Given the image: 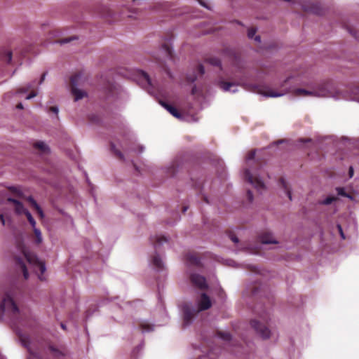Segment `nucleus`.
Segmentation results:
<instances>
[{"instance_id":"obj_60","label":"nucleus","mask_w":359,"mask_h":359,"mask_svg":"<svg viewBox=\"0 0 359 359\" xmlns=\"http://www.w3.org/2000/svg\"><path fill=\"white\" fill-rule=\"evenodd\" d=\"M22 341H24V342L26 344L27 342L25 341V339H22Z\"/></svg>"},{"instance_id":"obj_42","label":"nucleus","mask_w":359,"mask_h":359,"mask_svg":"<svg viewBox=\"0 0 359 359\" xmlns=\"http://www.w3.org/2000/svg\"><path fill=\"white\" fill-rule=\"evenodd\" d=\"M337 229H338L339 233H340L341 238L345 239L346 238H345L344 233L343 232L342 227L340 224H337Z\"/></svg>"},{"instance_id":"obj_30","label":"nucleus","mask_w":359,"mask_h":359,"mask_svg":"<svg viewBox=\"0 0 359 359\" xmlns=\"http://www.w3.org/2000/svg\"><path fill=\"white\" fill-rule=\"evenodd\" d=\"M140 327L142 331H147L150 332L153 330V326L152 325L146 323V322H142L140 324Z\"/></svg>"},{"instance_id":"obj_2","label":"nucleus","mask_w":359,"mask_h":359,"mask_svg":"<svg viewBox=\"0 0 359 359\" xmlns=\"http://www.w3.org/2000/svg\"><path fill=\"white\" fill-rule=\"evenodd\" d=\"M15 242L17 248L22 252L24 258L27 260V262L29 264L33 265L34 267L37 268L40 271L41 275L39 276V278L42 280V275L46 271L44 263L40 261L35 254L31 252L27 249L23 243L22 237H16Z\"/></svg>"},{"instance_id":"obj_4","label":"nucleus","mask_w":359,"mask_h":359,"mask_svg":"<svg viewBox=\"0 0 359 359\" xmlns=\"http://www.w3.org/2000/svg\"><path fill=\"white\" fill-rule=\"evenodd\" d=\"M294 95L297 97H327L330 93L325 85L318 87L312 90H308L302 88H297L294 90Z\"/></svg>"},{"instance_id":"obj_40","label":"nucleus","mask_w":359,"mask_h":359,"mask_svg":"<svg viewBox=\"0 0 359 359\" xmlns=\"http://www.w3.org/2000/svg\"><path fill=\"white\" fill-rule=\"evenodd\" d=\"M197 71L201 76L203 75L205 73L204 67L202 65H198L197 67Z\"/></svg>"},{"instance_id":"obj_11","label":"nucleus","mask_w":359,"mask_h":359,"mask_svg":"<svg viewBox=\"0 0 359 359\" xmlns=\"http://www.w3.org/2000/svg\"><path fill=\"white\" fill-rule=\"evenodd\" d=\"M104 91L107 96H114L117 93L118 88L115 83L108 81L104 86Z\"/></svg>"},{"instance_id":"obj_10","label":"nucleus","mask_w":359,"mask_h":359,"mask_svg":"<svg viewBox=\"0 0 359 359\" xmlns=\"http://www.w3.org/2000/svg\"><path fill=\"white\" fill-rule=\"evenodd\" d=\"M160 104L165 109H166L173 116L180 118L181 117V114L180 111L173 106L169 104L165 101H160Z\"/></svg>"},{"instance_id":"obj_38","label":"nucleus","mask_w":359,"mask_h":359,"mask_svg":"<svg viewBox=\"0 0 359 359\" xmlns=\"http://www.w3.org/2000/svg\"><path fill=\"white\" fill-rule=\"evenodd\" d=\"M229 238H230V239H231L233 243H238V237H237L235 234H233V233L229 232Z\"/></svg>"},{"instance_id":"obj_5","label":"nucleus","mask_w":359,"mask_h":359,"mask_svg":"<svg viewBox=\"0 0 359 359\" xmlns=\"http://www.w3.org/2000/svg\"><path fill=\"white\" fill-rule=\"evenodd\" d=\"M0 308L3 311L9 312L13 316H16L19 313L18 307L8 294H6L3 298Z\"/></svg>"},{"instance_id":"obj_24","label":"nucleus","mask_w":359,"mask_h":359,"mask_svg":"<svg viewBox=\"0 0 359 359\" xmlns=\"http://www.w3.org/2000/svg\"><path fill=\"white\" fill-rule=\"evenodd\" d=\"M34 147L43 153L48 151V147L43 142L41 141L35 142L34 144Z\"/></svg>"},{"instance_id":"obj_15","label":"nucleus","mask_w":359,"mask_h":359,"mask_svg":"<svg viewBox=\"0 0 359 359\" xmlns=\"http://www.w3.org/2000/svg\"><path fill=\"white\" fill-rule=\"evenodd\" d=\"M303 9L306 12H311V13H314L318 15H320L323 14V10L322 9V8H320L317 4L312 5L309 8H306L305 6H303Z\"/></svg>"},{"instance_id":"obj_45","label":"nucleus","mask_w":359,"mask_h":359,"mask_svg":"<svg viewBox=\"0 0 359 359\" xmlns=\"http://www.w3.org/2000/svg\"><path fill=\"white\" fill-rule=\"evenodd\" d=\"M31 88H32V86L31 85H28L26 88H20L18 90V93H21L27 92Z\"/></svg>"},{"instance_id":"obj_53","label":"nucleus","mask_w":359,"mask_h":359,"mask_svg":"<svg viewBox=\"0 0 359 359\" xmlns=\"http://www.w3.org/2000/svg\"><path fill=\"white\" fill-rule=\"evenodd\" d=\"M16 107H17L18 109H23V105H22V103H18V104H17Z\"/></svg>"},{"instance_id":"obj_44","label":"nucleus","mask_w":359,"mask_h":359,"mask_svg":"<svg viewBox=\"0 0 359 359\" xmlns=\"http://www.w3.org/2000/svg\"><path fill=\"white\" fill-rule=\"evenodd\" d=\"M247 197L250 202H252L253 200V194L250 190L247 191Z\"/></svg>"},{"instance_id":"obj_48","label":"nucleus","mask_w":359,"mask_h":359,"mask_svg":"<svg viewBox=\"0 0 359 359\" xmlns=\"http://www.w3.org/2000/svg\"><path fill=\"white\" fill-rule=\"evenodd\" d=\"M50 111L53 112L55 114L58 113V108L55 106L50 107L49 109Z\"/></svg>"},{"instance_id":"obj_25","label":"nucleus","mask_w":359,"mask_h":359,"mask_svg":"<svg viewBox=\"0 0 359 359\" xmlns=\"http://www.w3.org/2000/svg\"><path fill=\"white\" fill-rule=\"evenodd\" d=\"M219 86L224 91H229L231 87L235 86V83L222 81L219 82Z\"/></svg>"},{"instance_id":"obj_1","label":"nucleus","mask_w":359,"mask_h":359,"mask_svg":"<svg viewBox=\"0 0 359 359\" xmlns=\"http://www.w3.org/2000/svg\"><path fill=\"white\" fill-rule=\"evenodd\" d=\"M198 305V309L188 304H184L182 306L183 323L184 325H189L199 311L210 309L212 306V302L210 297L205 293H202Z\"/></svg>"},{"instance_id":"obj_36","label":"nucleus","mask_w":359,"mask_h":359,"mask_svg":"<svg viewBox=\"0 0 359 359\" xmlns=\"http://www.w3.org/2000/svg\"><path fill=\"white\" fill-rule=\"evenodd\" d=\"M111 149L116 157H118L119 159H123V154L119 150L116 149L115 145L112 143L111 144Z\"/></svg>"},{"instance_id":"obj_18","label":"nucleus","mask_w":359,"mask_h":359,"mask_svg":"<svg viewBox=\"0 0 359 359\" xmlns=\"http://www.w3.org/2000/svg\"><path fill=\"white\" fill-rule=\"evenodd\" d=\"M152 263L156 269L159 270L163 269V263L158 255H156L153 257Z\"/></svg>"},{"instance_id":"obj_8","label":"nucleus","mask_w":359,"mask_h":359,"mask_svg":"<svg viewBox=\"0 0 359 359\" xmlns=\"http://www.w3.org/2000/svg\"><path fill=\"white\" fill-rule=\"evenodd\" d=\"M190 280L192 285L201 290H206L208 285L204 276L197 273H192L190 276Z\"/></svg>"},{"instance_id":"obj_23","label":"nucleus","mask_w":359,"mask_h":359,"mask_svg":"<svg viewBox=\"0 0 359 359\" xmlns=\"http://www.w3.org/2000/svg\"><path fill=\"white\" fill-rule=\"evenodd\" d=\"M168 241L167 238L165 236H156L155 240L152 242L154 243V245L155 248H157L159 245L163 244V243H166Z\"/></svg>"},{"instance_id":"obj_19","label":"nucleus","mask_w":359,"mask_h":359,"mask_svg":"<svg viewBox=\"0 0 359 359\" xmlns=\"http://www.w3.org/2000/svg\"><path fill=\"white\" fill-rule=\"evenodd\" d=\"M8 190L15 196L20 198H24V194L19 187H9Z\"/></svg>"},{"instance_id":"obj_6","label":"nucleus","mask_w":359,"mask_h":359,"mask_svg":"<svg viewBox=\"0 0 359 359\" xmlns=\"http://www.w3.org/2000/svg\"><path fill=\"white\" fill-rule=\"evenodd\" d=\"M251 327L256 333L263 339H268L271 336V331L265 323H261L259 320H252L250 321Z\"/></svg>"},{"instance_id":"obj_39","label":"nucleus","mask_w":359,"mask_h":359,"mask_svg":"<svg viewBox=\"0 0 359 359\" xmlns=\"http://www.w3.org/2000/svg\"><path fill=\"white\" fill-rule=\"evenodd\" d=\"M255 150L250 151L247 155L248 160H253L255 158Z\"/></svg>"},{"instance_id":"obj_28","label":"nucleus","mask_w":359,"mask_h":359,"mask_svg":"<svg viewBox=\"0 0 359 359\" xmlns=\"http://www.w3.org/2000/svg\"><path fill=\"white\" fill-rule=\"evenodd\" d=\"M337 200H338V198L337 196H330L327 197L325 199L320 201V203L322 205H327L331 204L332 203H333Z\"/></svg>"},{"instance_id":"obj_3","label":"nucleus","mask_w":359,"mask_h":359,"mask_svg":"<svg viewBox=\"0 0 359 359\" xmlns=\"http://www.w3.org/2000/svg\"><path fill=\"white\" fill-rule=\"evenodd\" d=\"M82 74L78 72L73 74L70 78L71 93L74 97V101H78L87 96V93L79 89L77 87L80 85Z\"/></svg>"},{"instance_id":"obj_50","label":"nucleus","mask_w":359,"mask_h":359,"mask_svg":"<svg viewBox=\"0 0 359 359\" xmlns=\"http://www.w3.org/2000/svg\"><path fill=\"white\" fill-rule=\"evenodd\" d=\"M348 174H349L350 177H352L353 175V168L351 166L349 168Z\"/></svg>"},{"instance_id":"obj_27","label":"nucleus","mask_w":359,"mask_h":359,"mask_svg":"<svg viewBox=\"0 0 359 359\" xmlns=\"http://www.w3.org/2000/svg\"><path fill=\"white\" fill-rule=\"evenodd\" d=\"M141 79L144 81L145 84L151 86V81L149 76L145 72L141 71L140 73Z\"/></svg>"},{"instance_id":"obj_34","label":"nucleus","mask_w":359,"mask_h":359,"mask_svg":"<svg viewBox=\"0 0 359 359\" xmlns=\"http://www.w3.org/2000/svg\"><path fill=\"white\" fill-rule=\"evenodd\" d=\"M26 216L27 220L29 221V224L32 226V228H34L36 226V221L34 220V217H32V214L29 211H26V213L25 214Z\"/></svg>"},{"instance_id":"obj_55","label":"nucleus","mask_w":359,"mask_h":359,"mask_svg":"<svg viewBox=\"0 0 359 359\" xmlns=\"http://www.w3.org/2000/svg\"><path fill=\"white\" fill-rule=\"evenodd\" d=\"M187 208H188L187 206L183 207L182 212H185L187 211Z\"/></svg>"},{"instance_id":"obj_58","label":"nucleus","mask_w":359,"mask_h":359,"mask_svg":"<svg viewBox=\"0 0 359 359\" xmlns=\"http://www.w3.org/2000/svg\"><path fill=\"white\" fill-rule=\"evenodd\" d=\"M256 293H257V290H256V289L253 290V291H252V294H255Z\"/></svg>"},{"instance_id":"obj_46","label":"nucleus","mask_w":359,"mask_h":359,"mask_svg":"<svg viewBox=\"0 0 359 359\" xmlns=\"http://www.w3.org/2000/svg\"><path fill=\"white\" fill-rule=\"evenodd\" d=\"M72 40V38H65V39H60L58 42L60 44H63V43H67L71 41Z\"/></svg>"},{"instance_id":"obj_31","label":"nucleus","mask_w":359,"mask_h":359,"mask_svg":"<svg viewBox=\"0 0 359 359\" xmlns=\"http://www.w3.org/2000/svg\"><path fill=\"white\" fill-rule=\"evenodd\" d=\"M351 93L353 94V99L359 102V84L351 89Z\"/></svg>"},{"instance_id":"obj_12","label":"nucleus","mask_w":359,"mask_h":359,"mask_svg":"<svg viewBox=\"0 0 359 359\" xmlns=\"http://www.w3.org/2000/svg\"><path fill=\"white\" fill-rule=\"evenodd\" d=\"M15 264L20 268L22 271L23 276L25 279H27L29 278V273L27 269L26 265L23 262L22 259L18 257H15Z\"/></svg>"},{"instance_id":"obj_47","label":"nucleus","mask_w":359,"mask_h":359,"mask_svg":"<svg viewBox=\"0 0 359 359\" xmlns=\"http://www.w3.org/2000/svg\"><path fill=\"white\" fill-rule=\"evenodd\" d=\"M7 201L9 202V203H12L14 205V206L17 204V203L19 202L18 200H16V199L13 198H7Z\"/></svg>"},{"instance_id":"obj_54","label":"nucleus","mask_w":359,"mask_h":359,"mask_svg":"<svg viewBox=\"0 0 359 359\" xmlns=\"http://www.w3.org/2000/svg\"><path fill=\"white\" fill-rule=\"evenodd\" d=\"M255 40L256 41L260 42V41H261V37H260L259 36H256L255 37Z\"/></svg>"},{"instance_id":"obj_32","label":"nucleus","mask_w":359,"mask_h":359,"mask_svg":"<svg viewBox=\"0 0 359 359\" xmlns=\"http://www.w3.org/2000/svg\"><path fill=\"white\" fill-rule=\"evenodd\" d=\"M336 190L338 195L353 199V197L350 194H347L343 187H337L336 188Z\"/></svg>"},{"instance_id":"obj_56","label":"nucleus","mask_w":359,"mask_h":359,"mask_svg":"<svg viewBox=\"0 0 359 359\" xmlns=\"http://www.w3.org/2000/svg\"><path fill=\"white\" fill-rule=\"evenodd\" d=\"M61 327L63 330H66V326L63 323H61Z\"/></svg>"},{"instance_id":"obj_61","label":"nucleus","mask_w":359,"mask_h":359,"mask_svg":"<svg viewBox=\"0 0 359 359\" xmlns=\"http://www.w3.org/2000/svg\"><path fill=\"white\" fill-rule=\"evenodd\" d=\"M137 1V0H133V1L134 3H135Z\"/></svg>"},{"instance_id":"obj_29","label":"nucleus","mask_w":359,"mask_h":359,"mask_svg":"<svg viewBox=\"0 0 359 359\" xmlns=\"http://www.w3.org/2000/svg\"><path fill=\"white\" fill-rule=\"evenodd\" d=\"M217 334L219 338H221L224 341H229L231 339V334L229 332L218 331L217 332Z\"/></svg>"},{"instance_id":"obj_9","label":"nucleus","mask_w":359,"mask_h":359,"mask_svg":"<svg viewBox=\"0 0 359 359\" xmlns=\"http://www.w3.org/2000/svg\"><path fill=\"white\" fill-rule=\"evenodd\" d=\"M259 241L263 244L278 243L269 232H264L259 236Z\"/></svg>"},{"instance_id":"obj_49","label":"nucleus","mask_w":359,"mask_h":359,"mask_svg":"<svg viewBox=\"0 0 359 359\" xmlns=\"http://www.w3.org/2000/svg\"><path fill=\"white\" fill-rule=\"evenodd\" d=\"M197 88L196 86H193L192 89H191V94L192 95H196L197 93Z\"/></svg>"},{"instance_id":"obj_41","label":"nucleus","mask_w":359,"mask_h":359,"mask_svg":"<svg viewBox=\"0 0 359 359\" xmlns=\"http://www.w3.org/2000/svg\"><path fill=\"white\" fill-rule=\"evenodd\" d=\"M187 80L190 83H194L196 80V76L195 74L187 76Z\"/></svg>"},{"instance_id":"obj_21","label":"nucleus","mask_w":359,"mask_h":359,"mask_svg":"<svg viewBox=\"0 0 359 359\" xmlns=\"http://www.w3.org/2000/svg\"><path fill=\"white\" fill-rule=\"evenodd\" d=\"M26 211H28L23 205V204L19 201L15 205V212L17 215L25 214Z\"/></svg>"},{"instance_id":"obj_51","label":"nucleus","mask_w":359,"mask_h":359,"mask_svg":"<svg viewBox=\"0 0 359 359\" xmlns=\"http://www.w3.org/2000/svg\"><path fill=\"white\" fill-rule=\"evenodd\" d=\"M46 75V72L42 74L40 81H39V84L42 83V82L44 81Z\"/></svg>"},{"instance_id":"obj_26","label":"nucleus","mask_w":359,"mask_h":359,"mask_svg":"<svg viewBox=\"0 0 359 359\" xmlns=\"http://www.w3.org/2000/svg\"><path fill=\"white\" fill-rule=\"evenodd\" d=\"M162 48L163 50L165 51L166 55L170 58V59H172L173 58V54H172V48L170 47V46L168 43H163V46H162Z\"/></svg>"},{"instance_id":"obj_17","label":"nucleus","mask_w":359,"mask_h":359,"mask_svg":"<svg viewBox=\"0 0 359 359\" xmlns=\"http://www.w3.org/2000/svg\"><path fill=\"white\" fill-rule=\"evenodd\" d=\"M261 94L264 95L266 97H276L282 96L285 94V93H277L276 91H273L272 90H262L260 92Z\"/></svg>"},{"instance_id":"obj_57","label":"nucleus","mask_w":359,"mask_h":359,"mask_svg":"<svg viewBox=\"0 0 359 359\" xmlns=\"http://www.w3.org/2000/svg\"><path fill=\"white\" fill-rule=\"evenodd\" d=\"M261 318H262V319L264 322H266V320H267V318H266V317H263V316H262Z\"/></svg>"},{"instance_id":"obj_43","label":"nucleus","mask_w":359,"mask_h":359,"mask_svg":"<svg viewBox=\"0 0 359 359\" xmlns=\"http://www.w3.org/2000/svg\"><path fill=\"white\" fill-rule=\"evenodd\" d=\"M36 95H37L36 92L33 90L26 97V99L27 100H30V99L36 97Z\"/></svg>"},{"instance_id":"obj_7","label":"nucleus","mask_w":359,"mask_h":359,"mask_svg":"<svg viewBox=\"0 0 359 359\" xmlns=\"http://www.w3.org/2000/svg\"><path fill=\"white\" fill-rule=\"evenodd\" d=\"M244 177L245 179L257 189L261 190L265 188L264 182L259 177L253 176L248 169L245 170Z\"/></svg>"},{"instance_id":"obj_35","label":"nucleus","mask_w":359,"mask_h":359,"mask_svg":"<svg viewBox=\"0 0 359 359\" xmlns=\"http://www.w3.org/2000/svg\"><path fill=\"white\" fill-rule=\"evenodd\" d=\"M33 230L36 238V243H41L42 241L41 231L39 229L36 228V226H34V228H33Z\"/></svg>"},{"instance_id":"obj_20","label":"nucleus","mask_w":359,"mask_h":359,"mask_svg":"<svg viewBox=\"0 0 359 359\" xmlns=\"http://www.w3.org/2000/svg\"><path fill=\"white\" fill-rule=\"evenodd\" d=\"M205 62L210 64L212 66L220 67L221 61L216 57H208L205 59Z\"/></svg>"},{"instance_id":"obj_52","label":"nucleus","mask_w":359,"mask_h":359,"mask_svg":"<svg viewBox=\"0 0 359 359\" xmlns=\"http://www.w3.org/2000/svg\"><path fill=\"white\" fill-rule=\"evenodd\" d=\"M0 220L1 222V224L3 225H5V219L4 218V215H0Z\"/></svg>"},{"instance_id":"obj_16","label":"nucleus","mask_w":359,"mask_h":359,"mask_svg":"<svg viewBox=\"0 0 359 359\" xmlns=\"http://www.w3.org/2000/svg\"><path fill=\"white\" fill-rule=\"evenodd\" d=\"M279 184L281 187V188L285 191V194H287L288 198L291 201L292 200V194L290 187L286 182V181L284 180V178L281 177L279 180Z\"/></svg>"},{"instance_id":"obj_14","label":"nucleus","mask_w":359,"mask_h":359,"mask_svg":"<svg viewBox=\"0 0 359 359\" xmlns=\"http://www.w3.org/2000/svg\"><path fill=\"white\" fill-rule=\"evenodd\" d=\"M187 260L193 266H201V259L199 257L194 253H188L187 255Z\"/></svg>"},{"instance_id":"obj_59","label":"nucleus","mask_w":359,"mask_h":359,"mask_svg":"<svg viewBox=\"0 0 359 359\" xmlns=\"http://www.w3.org/2000/svg\"><path fill=\"white\" fill-rule=\"evenodd\" d=\"M204 201H205L206 203H208V199H207V198H206V197H204Z\"/></svg>"},{"instance_id":"obj_33","label":"nucleus","mask_w":359,"mask_h":359,"mask_svg":"<svg viewBox=\"0 0 359 359\" xmlns=\"http://www.w3.org/2000/svg\"><path fill=\"white\" fill-rule=\"evenodd\" d=\"M1 59L6 62L7 63H10L12 60V53L10 50H7L4 53V55L2 56Z\"/></svg>"},{"instance_id":"obj_37","label":"nucleus","mask_w":359,"mask_h":359,"mask_svg":"<svg viewBox=\"0 0 359 359\" xmlns=\"http://www.w3.org/2000/svg\"><path fill=\"white\" fill-rule=\"evenodd\" d=\"M256 32H257V29L255 28L249 29L248 32V36L250 39H252L254 37V36L255 35Z\"/></svg>"},{"instance_id":"obj_22","label":"nucleus","mask_w":359,"mask_h":359,"mask_svg":"<svg viewBox=\"0 0 359 359\" xmlns=\"http://www.w3.org/2000/svg\"><path fill=\"white\" fill-rule=\"evenodd\" d=\"M49 350L51 351V353L53 354V355L56 358H59L61 356H65V353L61 350L57 349L55 346L50 345L48 347Z\"/></svg>"},{"instance_id":"obj_13","label":"nucleus","mask_w":359,"mask_h":359,"mask_svg":"<svg viewBox=\"0 0 359 359\" xmlns=\"http://www.w3.org/2000/svg\"><path fill=\"white\" fill-rule=\"evenodd\" d=\"M26 200L29 203L31 206L35 209V210L37 212L38 215L41 218L43 217V212L42 209L40 208V206L38 205L36 201L34 199L33 197L29 196L26 198Z\"/></svg>"}]
</instances>
